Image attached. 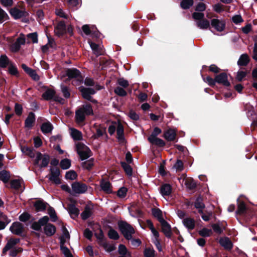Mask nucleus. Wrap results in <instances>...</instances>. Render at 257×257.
I'll return each instance as SVG.
<instances>
[{"instance_id":"1","label":"nucleus","mask_w":257,"mask_h":257,"mask_svg":"<svg viewBox=\"0 0 257 257\" xmlns=\"http://www.w3.org/2000/svg\"><path fill=\"white\" fill-rule=\"evenodd\" d=\"M93 114V109L90 104H84L76 111L75 119L77 123L84 121L87 115Z\"/></svg>"},{"instance_id":"2","label":"nucleus","mask_w":257,"mask_h":257,"mask_svg":"<svg viewBox=\"0 0 257 257\" xmlns=\"http://www.w3.org/2000/svg\"><path fill=\"white\" fill-rule=\"evenodd\" d=\"M192 16L194 20L197 21L196 26L200 29L206 30L210 28L211 23L204 19V14L203 13L194 12Z\"/></svg>"},{"instance_id":"3","label":"nucleus","mask_w":257,"mask_h":257,"mask_svg":"<svg viewBox=\"0 0 257 257\" xmlns=\"http://www.w3.org/2000/svg\"><path fill=\"white\" fill-rule=\"evenodd\" d=\"M119 227L126 239H132V235L135 233V230L132 226L126 222H121L119 224Z\"/></svg>"},{"instance_id":"4","label":"nucleus","mask_w":257,"mask_h":257,"mask_svg":"<svg viewBox=\"0 0 257 257\" xmlns=\"http://www.w3.org/2000/svg\"><path fill=\"white\" fill-rule=\"evenodd\" d=\"M77 152L82 160H85L90 156V149L85 145L78 143L76 145Z\"/></svg>"},{"instance_id":"5","label":"nucleus","mask_w":257,"mask_h":257,"mask_svg":"<svg viewBox=\"0 0 257 257\" xmlns=\"http://www.w3.org/2000/svg\"><path fill=\"white\" fill-rule=\"evenodd\" d=\"M72 193L74 194H83L87 190V186L86 184L80 182H75L71 184Z\"/></svg>"},{"instance_id":"6","label":"nucleus","mask_w":257,"mask_h":257,"mask_svg":"<svg viewBox=\"0 0 257 257\" xmlns=\"http://www.w3.org/2000/svg\"><path fill=\"white\" fill-rule=\"evenodd\" d=\"M20 239L17 238H11L8 239L7 243L3 249V254H6L8 250L16 248V245L20 242Z\"/></svg>"},{"instance_id":"7","label":"nucleus","mask_w":257,"mask_h":257,"mask_svg":"<svg viewBox=\"0 0 257 257\" xmlns=\"http://www.w3.org/2000/svg\"><path fill=\"white\" fill-rule=\"evenodd\" d=\"M225 22L223 20L213 19L211 20V26L218 32L223 31L225 27Z\"/></svg>"},{"instance_id":"8","label":"nucleus","mask_w":257,"mask_h":257,"mask_svg":"<svg viewBox=\"0 0 257 257\" xmlns=\"http://www.w3.org/2000/svg\"><path fill=\"white\" fill-rule=\"evenodd\" d=\"M49 179L55 184H60L61 183L60 170L57 168H51Z\"/></svg>"},{"instance_id":"9","label":"nucleus","mask_w":257,"mask_h":257,"mask_svg":"<svg viewBox=\"0 0 257 257\" xmlns=\"http://www.w3.org/2000/svg\"><path fill=\"white\" fill-rule=\"evenodd\" d=\"M80 91L84 98L93 102H96L95 100L92 99L91 96V94L95 93V91L93 88L82 87L80 89Z\"/></svg>"},{"instance_id":"10","label":"nucleus","mask_w":257,"mask_h":257,"mask_svg":"<svg viewBox=\"0 0 257 257\" xmlns=\"http://www.w3.org/2000/svg\"><path fill=\"white\" fill-rule=\"evenodd\" d=\"M10 229L13 233L20 235L24 231V227L21 223L15 222L11 226Z\"/></svg>"},{"instance_id":"11","label":"nucleus","mask_w":257,"mask_h":257,"mask_svg":"<svg viewBox=\"0 0 257 257\" xmlns=\"http://www.w3.org/2000/svg\"><path fill=\"white\" fill-rule=\"evenodd\" d=\"M90 46L92 50L93 53L97 56L103 54L104 51L102 46L100 45L96 44L92 42H89Z\"/></svg>"},{"instance_id":"12","label":"nucleus","mask_w":257,"mask_h":257,"mask_svg":"<svg viewBox=\"0 0 257 257\" xmlns=\"http://www.w3.org/2000/svg\"><path fill=\"white\" fill-rule=\"evenodd\" d=\"M216 82L218 83L221 84L224 86H228L230 85L227 79V76L224 73L217 75L215 77Z\"/></svg>"},{"instance_id":"13","label":"nucleus","mask_w":257,"mask_h":257,"mask_svg":"<svg viewBox=\"0 0 257 257\" xmlns=\"http://www.w3.org/2000/svg\"><path fill=\"white\" fill-rule=\"evenodd\" d=\"M162 226V230L167 237H170L171 236V230L170 225L165 220L160 222Z\"/></svg>"},{"instance_id":"14","label":"nucleus","mask_w":257,"mask_h":257,"mask_svg":"<svg viewBox=\"0 0 257 257\" xmlns=\"http://www.w3.org/2000/svg\"><path fill=\"white\" fill-rule=\"evenodd\" d=\"M10 14L16 19L26 16L27 15L26 12L21 11L17 8L12 9L10 11Z\"/></svg>"},{"instance_id":"15","label":"nucleus","mask_w":257,"mask_h":257,"mask_svg":"<svg viewBox=\"0 0 257 257\" xmlns=\"http://www.w3.org/2000/svg\"><path fill=\"white\" fill-rule=\"evenodd\" d=\"M56 229L54 225L52 224H47L44 227V231L47 236H52L56 232Z\"/></svg>"},{"instance_id":"16","label":"nucleus","mask_w":257,"mask_h":257,"mask_svg":"<svg viewBox=\"0 0 257 257\" xmlns=\"http://www.w3.org/2000/svg\"><path fill=\"white\" fill-rule=\"evenodd\" d=\"M70 239V235L68 231L65 226L62 227V234L60 237V244H65L69 241Z\"/></svg>"},{"instance_id":"17","label":"nucleus","mask_w":257,"mask_h":257,"mask_svg":"<svg viewBox=\"0 0 257 257\" xmlns=\"http://www.w3.org/2000/svg\"><path fill=\"white\" fill-rule=\"evenodd\" d=\"M220 245L227 250H230L232 247V244L227 237L221 238L219 240Z\"/></svg>"},{"instance_id":"18","label":"nucleus","mask_w":257,"mask_h":257,"mask_svg":"<svg viewBox=\"0 0 257 257\" xmlns=\"http://www.w3.org/2000/svg\"><path fill=\"white\" fill-rule=\"evenodd\" d=\"M117 138L120 143L124 142V138L123 134V127L121 124H118L116 128Z\"/></svg>"},{"instance_id":"19","label":"nucleus","mask_w":257,"mask_h":257,"mask_svg":"<svg viewBox=\"0 0 257 257\" xmlns=\"http://www.w3.org/2000/svg\"><path fill=\"white\" fill-rule=\"evenodd\" d=\"M35 121V116L34 113L33 112H30L25 122V127L31 128Z\"/></svg>"},{"instance_id":"20","label":"nucleus","mask_w":257,"mask_h":257,"mask_svg":"<svg viewBox=\"0 0 257 257\" xmlns=\"http://www.w3.org/2000/svg\"><path fill=\"white\" fill-rule=\"evenodd\" d=\"M55 33L58 36L62 35L65 32V25L63 22L58 24L55 29Z\"/></svg>"},{"instance_id":"21","label":"nucleus","mask_w":257,"mask_h":257,"mask_svg":"<svg viewBox=\"0 0 257 257\" xmlns=\"http://www.w3.org/2000/svg\"><path fill=\"white\" fill-rule=\"evenodd\" d=\"M176 136V132L174 130L170 129L166 131L164 135V137L168 141H173Z\"/></svg>"},{"instance_id":"22","label":"nucleus","mask_w":257,"mask_h":257,"mask_svg":"<svg viewBox=\"0 0 257 257\" xmlns=\"http://www.w3.org/2000/svg\"><path fill=\"white\" fill-rule=\"evenodd\" d=\"M172 192L171 186L168 184H165L161 186L160 192L163 196H169Z\"/></svg>"},{"instance_id":"23","label":"nucleus","mask_w":257,"mask_h":257,"mask_svg":"<svg viewBox=\"0 0 257 257\" xmlns=\"http://www.w3.org/2000/svg\"><path fill=\"white\" fill-rule=\"evenodd\" d=\"M55 91L52 89H47L43 93L42 97L46 100L53 99L55 95Z\"/></svg>"},{"instance_id":"24","label":"nucleus","mask_w":257,"mask_h":257,"mask_svg":"<svg viewBox=\"0 0 257 257\" xmlns=\"http://www.w3.org/2000/svg\"><path fill=\"white\" fill-rule=\"evenodd\" d=\"M183 223L189 229H192L195 227V220L190 217H186L183 220Z\"/></svg>"},{"instance_id":"25","label":"nucleus","mask_w":257,"mask_h":257,"mask_svg":"<svg viewBox=\"0 0 257 257\" xmlns=\"http://www.w3.org/2000/svg\"><path fill=\"white\" fill-rule=\"evenodd\" d=\"M10 222L7 216L0 212V230L4 229Z\"/></svg>"},{"instance_id":"26","label":"nucleus","mask_w":257,"mask_h":257,"mask_svg":"<svg viewBox=\"0 0 257 257\" xmlns=\"http://www.w3.org/2000/svg\"><path fill=\"white\" fill-rule=\"evenodd\" d=\"M41 129L44 134L50 133L53 130V126L50 122L47 121L42 124Z\"/></svg>"},{"instance_id":"27","label":"nucleus","mask_w":257,"mask_h":257,"mask_svg":"<svg viewBox=\"0 0 257 257\" xmlns=\"http://www.w3.org/2000/svg\"><path fill=\"white\" fill-rule=\"evenodd\" d=\"M70 135L75 140H81L82 139L81 133L77 130L73 128H70Z\"/></svg>"},{"instance_id":"28","label":"nucleus","mask_w":257,"mask_h":257,"mask_svg":"<svg viewBox=\"0 0 257 257\" xmlns=\"http://www.w3.org/2000/svg\"><path fill=\"white\" fill-rule=\"evenodd\" d=\"M149 142L153 145H155L160 147H163L165 145V142L161 139L156 138H148Z\"/></svg>"},{"instance_id":"29","label":"nucleus","mask_w":257,"mask_h":257,"mask_svg":"<svg viewBox=\"0 0 257 257\" xmlns=\"http://www.w3.org/2000/svg\"><path fill=\"white\" fill-rule=\"evenodd\" d=\"M12 62L9 60L8 57L5 55H3L0 57V67L2 68H6Z\"/></svg>"},{"instance_id":"30","label":"nucleus","mask_w":257,"mask_h":257,"mask_svg":"<svg viewBox=\"0 0 257 257\" xmlns=\"http://www.w3.org/2000/svg\"><path fill=\"white\" fill-rule=\"evenodd\" d=\"M100 186L102 190L106 193H110L112 192L109 182L106 180H102L101 182Z\"/></svg>"},{"instance_id":"31","label":"nucleus","mask_w":257,"mask_h":257,"mask_svg":"<svg viewBox=\"0 0 257 257\" xmlns=\"http://www.w3.org/2000/svg\"><path fill=\"white\" fill-rule=\"evenodd\" d=\"M69 212L71 215V217L74 219L79 214V210L74 205H69L68 206Z\"/></svg>"},{"instance_id":"32","label":"nucleus","mask_w":257,"mask_h":257,"mask_svg":"<svg viewBox=\"0 0 257 257\" xmlns=\"http://www.w3.org/2000/svg\"><path fill=\"white\" fill-rule=\"evenodd\" d=\"M195 207L198 209L200 213H203V209L205 208V205L202 202L201 198H198L195 202Z\"/></svg>"},{"instance_id":"33","label":"nucleus","mask_w":257,"mask_h":257,"mask_svg":"<svg viewBox=\"0 0 257 257\" xmlns=\"http://www.w3.org/2000/svg\"><path fill=\"white\" fill-rule=\"evenodd\" d=\"M66 74L70 78H78L80 76L79 71L75 69H68Z\"/></svg>"},{"instance_id":"34","label":"nucleus","mask_w":257,"mask_h":257,"mask_svg":"<svg viewBox=\"0 0 257 257\" xmlns=\"http://www.w3.org/2000/svg\"><path fill=\"white\" fill-rule=\"evenodd\" d=\"M47 204L42 201H36L34 204V206L37 211H42L45 210Z\"/></svg>"},{"instance_id":"35","label":"nucleus","mask_w":257,"mask_h":257,"mask_svg":"<svg viewBox=\"0 0 257 257\" xmlns=\"http://www.w3.org/2000/svg\"><path fill=\"white\" fill-rule=\"evenodd\" d=\"M249 62V58L246 54L242 55L239 58L237 64L239 66H245Z\"/></svg>"},{"instance_id":"36","label":"nucleus","mask_w":257,"mask_h":257,"mask_svg":"<svg viewBox=\"0 0 257 257\" xmlns=\"http://www.w3.org/2000/svg\"><path fill=\"white\" fill-rule=\"evenodd\" d=\"M10 178V173L6 170L0 171V179L4 183L8 182Z\"/></svg>"},{"instance_id":"37","label":"nucleus","mask_w":257,"mask_h":257,"mask_svg":"<svg viewBox=\"0 0 257 257\" xmlns=\"http://www.w3.org/2000/svg\"><path fill=\"white\" fill-rule=\"evenodd\" d=\"M144 254L145 257H155V251L152 247H146L144 249Z\"/></svg>"},{"instance_id":"38","label":"nucleus","mask_w":257,"mask_h":257,"mask_svg":"<svg viewBox=\"0 0 257 257\" xmlns=\"http://www.w3.org/2000/svg\"><path fill=\"white\" fill-rule=\"evenodd\" d=\"M92 211L90 207L86 206L81 214V216L83 219L85 220L88 218L92 215Z\"/></svg>"},{"instance_id":"39","label":"nucleus","mask_w":257,"mask_h":257,"mask_svg":"<svg viewBox=\"0 0 257 257\" xmlns=\"http://www.w3.org/2000/svg\"><path fill=\"white\" fill-rule=\"evenodd\" d=\"M118 252L122 256H131L130 253L127 251L126 247L123 244H120L118 246Z\"/></svg>"},{"instance_id":"40","label":"nucleus","mask_w":257,"mask_h":257,"mask_svg":"<svg viewBox=\"0 0 257 257\" xmlns=\"http://www.w3.org/2000/svg\"><path fill=\"white\" fill-rule=\"evenodd\" d=\"M193 0H182L180 3V6L183 9H188L193 5Z\"/></svg>"},{"instance_id":"41","label":"nucleus","mask_w":257,"mask_h":257,"mask_svg":"<svg viewBox=\"0 0 257 257\" xmlns=\"http://www.w3.org/2000/svg\"><path fill=\"white\" fill-rule=\"evenodd\" d=\"M152 213L155 217L157 218L160 222L164 220L162 216V212L160 209L157 208L153 209Z\"/></svg>"},{"instance_id":"42","label":"nucleus","mask_w":257,"mask_h":257,"mask_svg":"<svg viewBox=\"0 0 257 257\" xmlns=\"http://www.w3.org/2000/svg\"><path fill=\"white\" fill-rule=\"evenodd\" d=\"M21 150L23 153L29 156L31 158H34L35 157V153L32 149L28 147H23L21 148Z\"/></svg>"},{"instance_id":"43","label":"nucleus","mask_w":257,"mask_h":257,"mask_svg":"<svg viewBox=\"0 0 257 257\" xmlns=\"http://www.w3.org/2000/svg\"><path fill=\"white\" fill-rule=\"evenodd\" d=\"M198 233L200 235L203 237H208L210 236L212 231L211 229L206 228H203L198 231Z\"/></svg>"},{"instance_id":"44","label":"nucleus","mask_w":257,"mask_h":257,"mask_svg":"<svg viewBox=\"0 0 257 257\" xmlns=\"http://www.w3.org/2000/svg\"><path fill=\"white\" fill-rule=\"evenodd\" d=\"M77 175L74 171H69L66 172L65 178L67 180H73L76 179Z\"/></svg>"},{"instance_id":"45","label":"nucleus","mask_w":257,"mask_h":257,"mask_svg":"<svg viewBox=\"0 0 257 257\" xmlns=\"http://www.w3.org/2000/svg\"><path fill=\"white\" fill-rule=\"evenodd\" d=\"M61 250L65 257H73L70 250L64 244H60Z\"/></svg>"},{"instance_id":"46","label":"nucleus","mask_w":257,"mask_h":257,"mask_svg":"<svg viewBox=\"0 0 257 257\" xmlns=\"http://www.w3.org/2000/svg\"><path fill=\"white\" fill-rule=\"evenodd\" d=\"M82 29L83 31V32L87 35H90L92 33V32H93V30L94 29V26L90 27L88 25H85L82 26Z\"/></svg>"},{"instance_id":"47","label":"nucleus","mask_w":257,"mask_h":257,"mask_svg":"<svg viewBox=\"0 0 257 257\" xmlns=\"http://www.w3.org/2000/svg\"><path fill=\"white\" fill-rule=\"evenodd\" d=\"M71 166V161L70 160L65 159L60 162V166L63 169H67Z\"/></svg>"},{"instance_id":"48","label":"nucleus","mask_w":257,"mask_h":257,"mask_svg":"<svg viewBox=\"0 0 257 257\" xmlns=\"http://www.w3.org/2000/svg\"><path fill=\"white\" fill-rule=\"evenodd\" d=\"M121 165L122 167L124 169V171L125 172V173L128 175H130V176L132 175V169L131 167L128 164H127V163H126L125 162H121Z\"/></svg>"},{"instance_id":"49","label":"nucleus","mask_w":257,"mask_h":257,"mask_svg":"<svg viewBox=\"0 0 257 257\" xmlns=\"http://www.w3.org/2000/svg\"><path fill=\"white\" fill-rule=\"evenodd\" d=\"M9 66V73L13 75H17L18 73V69L16 66L11 62Z\"/></svg>"},{"instance_id":"50","label":"nucleus","mask_w":257,"mask_h":257,"mask_svg":"<svg viewBox=\"0 0 257 257\" xmlns=\"http://www.w3.org/2000/svg\"><path fill=\"white\" fill-rule=\"evenodd\" d=\"M108 235L110 238L113 239H117L119 238L117 231L112 228L110 229L108 231Z\"/></svg>"},{"instance_id":"51","label":"nucleus","mask_w":257,"mask_h":257,"mask_svg":"<svg viewBox=\"0 0 257 257\" xmlns=\"http://www.w3.org/2000/svg\"><path fill=\"white\" fill-rule=\"evenodd\" d=\"M42 162L41 164H39L40 167H46L49 162V157L48 155H44L41 159Z\"/></svg>"},{"instance_id":"52","label":"nucleus","mask_w":257,"mask_h":257,"mask_svg":"<svg viewBox=\"0 0 257 257\" xmlns=\"http://www.w3.org/2000/svg\"><path fill=\"white\" fill-rule=\"evenodd\" d=\"M206 5L203 3H198L195 7L196 12L202 13L206 10Z\"/></svg>"},{"instance_id":"53","label":"nucleus","mask_w":257,"mask_h":257,"mask_svg":"<svg viewBox=\"0 0 257 257\" xmlns=\"http://www.w3.org/2000/svg\"><path fill=\"white\" fill-rule=\"evenodd\" d=\"M114 92L120 96H124L125 95H126V92L124 90V89L121 87H117L115 89H114Z\"/></svg>"},{"instance_id":"54","label":"nucleus","mask_w":257,"mask_h":257,"mask_svg":"<svg viewBox=\"0 0 257 257\" xmlns=\"http://www.w3.org/2000/svg\"><path fill=\"white\" fill-rule=\"evenodd\" d=\"M203 80H204V82H205L206 83H207L208 84V85L211 86H213L215 85V83L216 82L215 78L214 79L210 76H207L206 77L204 78Z\"/></svg>"},{"instance_id":"55","label":"nucleus","mask_w":257,"mask_h":257,"mask_svg":"<svg viewBox=\"0 0 257 257\" xmlns=\"http://www.w3.org/2000/svg\"><path fill=\"white\" fill-rule=\"evenodd\" d=\"M246 210V206L243 202H240L238 205L237 213L239 214L243 213Z\"/></svg>"},{"instance_id":"56","label":"nucleus","mask_w":257,"mask_h":257,"mask_svg":"<svg viewBox=\"0 0 257 257\" xmlns=\"http://www.w3.org/2000/svg\"><path fill=\"white\" fill-rule=\"evenodd\" d=\"M213 10L216 13H220L224 11V6L220 4H217L213 6Z\"/></svg>"},{"instance_id":"57","label":"nucleus","mask_w":257,"mask_h":257,"mask_svg":"<svg viewBox=\"0 0 257 257\" xmlns=\"http://www.w3.org/2000/svg\"><path fill=\"white\" fill-rule=\"evenodd\" d=\"M127 189L125 187L120 188L117 191V195L120 198H123L125 196Z\"/></svg>"},{"instance_id":"58","label":"nucleus","mask_w":257,"mask_h":257,"mask_svg":"<svg viewBox=\"0 0 257 257\" xmlns=\"http://www.w3.org/2000/svg\"><path fill=\"white\" fill-rule=\"evenodd\" d=\"M11 187L14 189H18L21 186V181L20 180H14L11 182Z\"/></svg>"},{"instance_id":"59","label":"nucleus","mask_w":257,"mask_h":257,"mask_svg":"<svg viewBox=\"0 0 257 257\" xmlns=\"http://www.w3.org/2000/svg\"><path fill=\"white\" fill-rule=\"evenodd\" d=\"M28 39H30L34 43L38 42V35L36 33H31L28 35Z\"/></svg>"},{"instance_id":"60","label":"nucleus","mask_w":257,"mask_h":257,"mask_svg":"<svg viewBox=\"0 0 257 257\" xmlns=\"http://www.w3.org/2000/svg\"><path fill=\"white\" fill-rule=\"evenodd\" d=\"M105 131L103 128H97L96 130V134L94 135L92 137L94 139H97L99 137H100L103 135L105 133Z\"/></svg>"},{"instance_id":"61","label":"nucleus","mask_w":257,"mask_h":257,"mask_svg":"<svg viewBox=\"0 0 257 257\" xmlns=\"http://www.w3.org/2000/svg\"><path fill=\"white\" fill-rule=\"evenodd\" d=\"M10 250V255L12 256H15L17 254L22 251V249L20 247H16L11 249Z\"/></svg>"},{"instance_id":"62","label":"nucleus","mask_w":257,"mask_h":257,"mask_svg":"<svg viewBox=\"0 0 257 257\" xmlns=\"http://www.w3.org/2000/svg\"><path fill=\"white\" fill-rule=\"evenodd\" d=\"M48 213L50 216V217L52 218V221H55L57 219V216L56 212L54 210V209L53 208H50L48 209Z\"/></svg>"},{"instance_id":"63","label":"nucleus","mask_w":257,"mask_h":257,"mask_svg":"<svg viewBox=\"0 0 257 257\" xmlns=\"http://www.w3.org/2000/svg\"><path fill=\"white\" fill-rule=\"evenodd\" d=\"M185 184L190 189H193L196 187L195 182L191 179H187L185 182Z\"/></svg>"},{"instance_id":"64","label":"nucleus","mask_w":257,"mask_h":257,"mask_svg":"<svg viewBox=\"0 0 257 257\" xmlns=\"http://www.w3.org/2000/svg\"><path fill=\"white\" fill-rule=\"evenodd\" d=\"M55 13L56 14L60 17L64 18L65 19H67L68 18V15H66L61 9H56Z\"/></svg>"}]
</instances>
